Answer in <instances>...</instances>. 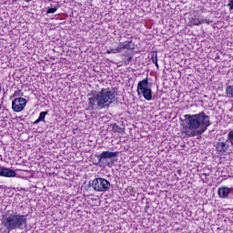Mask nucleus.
Returning a JSON list of instances; mask_svg holds the SVG:
<instances>
[{
  "mask_svg": "<svg viewBox=\"0 0 233 233\" xmlns=\"http://www.w3.org/2000/svg\"><path fill=\"white\" fill-rule=\"evenodd\" d=\"M209 127L210 116L203 111L195 115H184V127L182 132L187 137L202 136V134L207 132Z\"/></svg>",
  "mask_w": 233,
  "mask_h": 233,
  "instance_id": "f257e3e1",
  "label": "nucleus"
},
{
  "mask_svg": "<svg viewBox=\"0 0 233 233\" xmlns=\"http://www.w3.org/2000/svg\"><path fill=\"white\" fill-rule=\"evenodd\" d=\"M116 101V91L110 88H102L101 91L88 95L86 110L89 112H97L110 108V105Z\"/></svg>",
  "mask_w": 233,
  "mask_h": 233,
  "instance_id": "f03ea898",
  "label": "nucleus"
},
{
  "mask_svg": "<svg viewBox=\"0 0 233 233\" xmlns=\"http://www.w3.org/2000/svg\"><path fill=\"white\" fill-rule=\"evenodd\" d=\"M26 215H21L17 212H8L3 215L1 225L9 232L17 228L18 230H23L26 227Z\"/></svg>",
  "mask_w": 233,
  "mask_h": 233,
  "instance_id": "7ed1b4c3",
  "label": "nucleus"
},
{
  "mask_svg": "<svg viewBox=\"0 0 233 233\" xmlns=\"http://www.w3.org/2000/svg\"><path fill=\"white\" fill-rule=\"evenodd\" d=\"M137 92L138 96H143L146 101H152V88L148 86V78L138 82Z\"/></svg>",
  "mask_w": 233,
  "mask_h": 233,
  "instance_id": "20e7f679",
  "label": "nucleus"
},
{
  "mask_svg": "<svg viewBox=\"0 0 233 233\" xmlns=\"http://www.w3.org/2000/svg\"><path fill=\"white\" fill-rule=\"evenodd\" d=\"M92 187L96 192H108L110 190V181L106 178L96 177L92 181Z\"/></svg>",
  "mask_w": 233,
  "mask_h": 233,
  "instance_id": "39448f33",
  "label": "nucleus"
},
{
  "mask_svg": "<svg viewBox=\"0 0 233 233\" xmlns=\"http://www.w3.org/2000/svg\"><path fill=\"white\" fill-rule=\"evenodd\" d=\"M117 156H119V152L117 151H103L100 155L96 156L98 159V165H110L108 161L114 159V157H117Z\"/></svg>",
  "mask_w": 233,
  "mask_h": 233,
  "instance_id": "423d86ee",
  "label": "nucleus"
},
{
  "mask_svg": "<svg viewBox=\"0 0 233 233\" xmlns=\"http://www.w3.org/2000/svg\"><path fill=\"white\" fill-rule=\"evenodd\" d=\"M27 103L28 100H26L25 98L16 97L12 102V110L14 112H23Z\"/></svg>",
  "mask_w": 233,
  "mask_h": 233,
  "instance_id": "0eeeda50",
  "label": "nucleus"
},
{
  "mask_svg": "<svg viewBox=\"0 0 233 233\" xmlns=\"http://www.w3.org/2000/svg\"><path fill=\"white\" fill-rule=\"evenodd\" d=\"M229 140L228 138L226 141H223V139L219 138L218 142L216 145V150L218 152V154H225L230 148V145L228 144Z\"/></svg>",
  "mask_w": 233,
  "mask_h": 233,
  "instance_id": "6e6552de",
  "label": "nucleus"
},
{
  "mask_svg": "<svg viewBox=\"0 0 233 233\" xmlns=\"http://www.w3.org/2000/svg\"><path fill=\"white\" fill-rule=\"evenodd\" d=\"M230 194H232V187H222L218 189V195L220 199H228Z\"/></svg>",
  "mask_w": 233,
  "mask_h": 233,
  "instance_id": "1a4fd4ad",
  "label": "nucleus"
},
{
  "mask_svg": "<svg viewBox=\"0 0 233 233\" xmlns=\"http://www.w3.org/2000/svg\"><path fill=\"white\" fill-rule=\"evenodd\" d=\"M118 48H120V52H123V50H134L135 46L132 38L127 41L120 42Z\"/></svg>",
  "mask_w": 233,
  "mask_h": 233,
  "instance_id": "9d476101",
  "label": "nucleus"
},
{
  "mask_svg": "<svg viewBox=\"0 0 233 233\" xmlns=\"http://www.w3.org/2000/svg\"><path fill=\"white\" fill-rule=\"evenodd\" d=\"M0 176H2V177H15L16 173H15V171H14L10 168L1 167L0 168Z\"/></svg>",
  "mask_w": 233,
  "mask_h": 233,
  "instance_id": "9b49d317",
  "label": "nucleus"
},
{
  "mask_svg": "<svg viewBox=\"0 0 233 233\" xmlns=\"http://www.w3.org/2000/svg\"><path fill=\"white\" fill-rule=\"evenodd\" d=\"M201 19L202 18L198 15H193L189 18L188 26H199V25H201Z\"/></svg>",
  "mask_w": 233,
  "mask_h": 233,
  "instance_id": "f8f14e48",
  "label": "nucleus"
},
{
  "mask_svg": "<svg viewBox=\"0 0 233 233\" xmlns=\"http://www.w3.org/2000/svg\"><path fill=\"white\" fill-rule=\"evenodd\" d=\"M46 116H48V111H42L39 114L38 118L33 122V125H39V123H46V120H45V117H46Z\"/></svg>",
  "mask_w": 233,
  "mask_h": 233,
  "instance_id": "ddd939ff",
  "label": "nucleus"
},
{
  "mask_svg": "<svg viewBox=\"0 0 233 233\" xmlns=\"http://www.w3.org/2000/svg\"><path fill=\"white\" fill-rule=\"evenodd\" d=\"M226 96H227V97H229V99H233V85L227 86Z\"/></svg>",
  "mask_w": 233,
  "mask_h": 233,
  "instance_id": "4468645a",
  "label": "nucleus"
},
{
  "mask_svg": "<svg viewBox=\"0 0 233 233\" xmlns=\"http://www.w3.org/2000/svg\"><path fill=\"white\" fill-rule=\"evenodd\" d=\"M151 61L154 63L157 68H159V64L157 63V52L152 54Z\"/></svg>",
  "mask_w": 233,
  "mask_h": 233,
  "instance_id": "2eb2a0df",
  "label": "nucleus"
},
{
  "mask_svg": "<svg viewBox=\"0 0 233 233\" xmlns=\"http://www.w3.org/2000/svg\"><path fill=\"white\" fill-rule=\"evenodd\" d=\"M57 8H59V6L57 5L48 7L46 10V14H56V12H57Z\"/></svg>",
  "mask_w": 233,
  "mask_h": 233,
  "instance_id": "dca6fc26",
  "label": "nucleus"
},
{
  "mask_svg": "<svg viewBox=\"0 0 233 233\" xmlns=\"http://www.w3.org/2000/svg\"><path fill=\"white\" fill-rule=\"evenodd\" d=\"M121 52V48L119 46H117L115 49H107L106 50V54H120Z\"/></svg>",
  "mask_w": 233,
  "mask_h": 233,
  "instance_id": "f3484780",
  "label": "nucleus"
},
{
  "mask_svg": "<svg viewBox=\"0 0 233 233\" xmlns=\"http://www.w3.org/2000/svg\"><path fill=\"white\" fill-rule=\"evenodd\" d=\"M228 141L230 142L231 147H233V129L228 134Z\"/></svg>",
  "mask_w": 233,
  "mask_h": 233,
  "instance_id": "a211bd4d",
  "label": "nucleus"
},
{
  "mask_svg": "<svg viewBox=\"0 0 233 233\" xmlns=\"http://www.w3.org/2000/svg\"><path fill=\"white\" fill-rule=\"evenodd\" d=\"M23 96V93L21 92V89H18L15 91L13 97H21Z\"/></svg>",
  "mask_w": 233,
  "mask_h": 233,
  "instance_id": "6ab92c4d",
  "label": "nucleus"
},
{
  "mask_svg": "<svg viewBox=\"0 0 233 233\" xmlns=\"http://www.w3.org/2000/svg\"><path fill=\"white\" fill-rule=\"evenodd\" d=\"M206 23L207 25H210V23H214V21L207 18H201V25H204Z\"/></svg>",
  "mask_w": 233,
  "mask_h": 233,
  "instance_id": "aec40b11",
  "label": "nucleus"
},
{
  "mask_svg": "<svg viewBox=\"0 0 233 233\" xmlns=\"http://www.w3.org/2000/svg\"><path fill=\"white\" fill-rule=\"evenodd\" d=\"M115 132H118V134H121L123 132V128L119 127L118 126H114Z\"/></svg>",
  "mask_w": 233,
  "mask_h": 233,
  "instance_id": "412c9836",
  "label": "nucleus"
},
{
  "mask_svg": "<svg viewBox=\"0 0 233 233\" xmlns=\"http://www.w3.org/2000/svg\"><path fill=\"white\" fill-rule=\"evenodd\" d=\"M228 6L229 7V10H233V0H229Z\"/></svg>",
  "mask_w": 233,
  "mask_h": 233,
  "instance_id": "4be33fe9",
  "label": "nucleus"
},
{
  "mask_svg": "<svg viewBox=\"0 0 233 233\" xmlns=\"http://www.w3.org/2000/svg\"><path fill=\"white\" fill-rule=\"evenodd\" d=\"M133 57L132 56H129L126 61H125V64L126 65H129L130 64V61H132Z\"/></svg>",
  "mask_w": 233,
  "mask_h": 233,
  "instance_id": "5701e85b",
  "label": "nucleus"
},
{
  "mask_svg": "<svg viewBox=\"0 0 233 233\" xmlns=\"http://www.w3.org/2000/svg\"><path fill=\"white\" fill-rule=\"evenodd\" d=\"M203 176H205V177H208V176H210V174H208V173H204Z\"/></svg>",
  "mask_w": 233,
  "mask_h": 233,
  "instance_id": "b1692460",
  "label": "nucleus"
},
{
  "mask_svg": "<svg viewBox=\"0 0 233 233\" xmlns=\"http://www.w3.org/2000/svg\"><path fill=\"white\" fill-rule=\"evenodd\" d=\"M25 3H30V1H32V0H25Z\"/></svg>",
  "mask_w": 233,
  "mask_h": 233,
  "instance_id": "393cba45",
  "label": "nucleus"
}]
</instances>
